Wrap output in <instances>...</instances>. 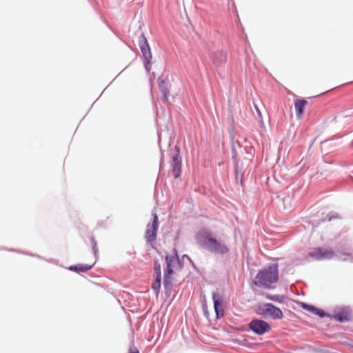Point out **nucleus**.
Here are the masks:
<instances>
[{
  "mask_svg": "<svg viewBox=\"0 0 353 353\" xmlns=\"http://www.w3.org/2000/svg\"><path fill=\"white\" fill-rule=\"evenodd\" d=\"M332 319L340 323L351 321V308L348 306L336 307L334 310Z\"/></svg>",
  "mask_w": 353,
  "mask_h": 353,
  "instance_id": "9",
  "label": "nucleus"
},
{
  "mask_svg": "<svg viewBox=\"0 0 353 353\" xmlns=\"http://www.w3.org/2000/svg\"><path fill=\"white\" fill-rule=\"evenodd\" d=\"M307 103V101L305 99H298L294 102L295 110L298 118H301L303 115Z\"/></svg>",
  "mask_w": 353,
  "mask_h": 353,
  "instance_id": "17",
  "label": "nucleus"
},
{
  "mask_svg": "<svg viewBox=\"0 0 353 353\" xmlns=\"http://www.w3.org/2000/svg\"><path fill=\"white\" fill-rule=\"evenodd\" d=\"M183 258H185H185H186V259L190 261V263H191L192 264V265H193V266H194V268H195V265H194V264L193 263V262H192V259H190V257L189 256H188V255H186V254H184V255L183 256Z\"/></svg>",
  "mask_w": 353,
  "mask_h": 353,
  "instance_id": "25",
  "label": "nucleus"
},
{
  "mask_svg": "<svg viewBox=\"0 0 353 353\" xmlns=\"http://www.w3.org/2000/svg\"><path fill=\"white\" fill-rule=\"evenodd\" d=\"M159 89L162 94L163 102L167 103L170 95L169 82L165 79L159 80Z\"/></svg>",
  "mask_w": 353,
  "mask_h": 353,
  "instance_id": "13",
  "label": "nucleus"
},
{
  "mask_svg": "<svg viewBox=\"0 0 353 353\" xmlns=\"http://www.w3.org/2000/svg\"><path fill=\"white\" fill-rule=\"evenodd\" d=\"M256 313L263 317H271L272 319H281L283 317L282 311L272 303H262L258 305Z\"/></svg>",
  "mask_w": 353,
  "mask_h": 353,
  "instance_id": "3",
  "label": "nucleus"
},
{
  "mask_svg": "<svg viewBox=\"0 0 353 353\" xmlns=\"http://www.w3.org/2000/svg\"><path fill=\"white\" fill-rule=\"evenodd\" d=\"M94 263H95V262L91 265L78 264V265H70L68 268V270L70 271H72V272H78V273L85 272L91 270L93 268Z\"/></svg>",
  "mask_w": 353,
  "mask_h": 353,
  "instance_id": "16",
  "label": "nucleus"
},
{
  "mask_svg": "<svg viewBox=\"0 0 353 353\" xmlns=\"http://www.w3.org/2000/svg\"><path fill=\"white\" fill-rule=\"evenodd\" d=\"M174 252H175V254L174 255H170V254H167L165 257V264H166V268L165 270H168V261H169V263L170 264V268L172 270L174 269V268H175L176 265H179V268H181L183 265L178 256V254H177V252H176V250H174Z\"/></svg>",
  "mask_w": 353,
  "mask_h": 353,
  "instance_id": "14",
  "label": "nucleus"
},
{
  "mask_svg": "<svg viewBox=\"0 0 353 353\" xmlns=\"http://www.w3.org/2000/svg\"><path fill=\"white\" fill-rule=\"evenodd\" d=\"M337 218H339V215L337 214H327V220L329 221H332L334 219H336Z\"/></svg>",
  "mask_w": 353,
  "mask_h": 353,
  "instance_id": "22",
  "label": "nucleus"
},
{
  "mask_svg": "<svg viewBox=\"0 0 353 353\" xmlns=\"http://www.w3.org/2000/svg\"><path fill=\"white\" fill-rule=\"evenodd\" d=\"M154 272L155 277H161V266L157 260H155L154 262Z\"/></svg>",
  "mask_w": 353,
  "mask_h": 353,
  "instance_id": "21",
  "label": "nucleus"
},
{
  "mask_svg": "<svg viewBox=\"0 0 353 353\" xmlns=\"http://www.w3.org/2000/svg\"><path fill=\"white\" fill-rule=\"evenodd\" d=\"M212 300L216 317L219 318L223 315V311L222 309L223 298L218 292H214L212 293Z\"/></svg>",
  "mask_w": 353,
  "mask_h": 353,
  "instance_id": "11",
  "label": "nucleus"
},
{
  "mask_svg": "<svg viewBox=\"0 0 353 353\" xmlns=\"http://www.w3.org/2000/svg\"><path fill=\"white\" fill-rule=\"evenodd\" d=\"M128 353H139V351L137 347H131L130 348Z\"/></svg>",
  "mask_w": 353,
  "mask_h": 353,
  "instance_id": "23",
  "label": "nucleus"
},
{
  "mask_svg": "<svg viewBox=\"0 0 353 353\" xmlns=\"http://www.w3.org/2000/svg\"><path fill=\"white\" fill-rule=\"evenodd\" d=\"M235 157H236V154H233L232 159H234L235 179H236V183H240L241 184H242L243 173L241 170H239L238 168V163L236 162V161L235 159V158H236Z\"/></svg>",
  "mask_w": 353,
  "mask_h": 353,
  "instance_id": "18",
  "label": "nucleus"
},
{
  "mask_svg": "<svg viewBox=\"0 0 353 353\" xmlns=\"http://www.w3.org/2000/svg\"><path fill=\"white\" fill-rule=\"evenodd\" d=\"M211 59L215 66H219L226 62V53L223 50L216 51L212 54Z\"/></svg>",
  "mask_w": 353,
  "mask_h": 353,
  "instance_id": "12",
  "label": "nucleus"
},
{
  "mask_svg": "<svg viewBox=\"0 0 353 353\" xmlns=\"http://www.w3.org/2000/svg\"><path fill=\"white\" fill-rule=\"evenodd\" d=\"M174 273V270H172L170 268V264L169 261H168V270H165L163 275V288L165 295L167 297H169L172 292L173 289V278L172 277V274Z\"/></svg>",
  "mask_w": 353,
  "mask_h": 353,
  "instance_id": "10",
  "label": "nucleus"
},
{
  "mask_svg": "<svg viewBox=\"0 0 353 353\" xmlns=\"http://www.w3.org/2000/svg\"><path fill=\"white\" fill-rule=\"evenodd\" d=\"M249 329L256 334L263 335L267 332H268L271 326L266 321L259 319H254L248 323Z\"/></svg>",
  "mask_w": 353,
  "mask_h": 353,
  "instance_id": "6",
  "label": "nucleus"
},
{
  "mask_svg": "<svg viewBox=\"0 0 353 353\" xmlns=\"http://www.w3.org/2000/svg\"><path fill=\"white\" fill-rule=\"evenodd\" d=\"M334 256V252L332 249L317 248L313 251L308 252L305 259L309 261L308 257H310L316 261H321L325 259H331Z\"/></svg>",
  "mask_w": 353,
  "mask_h": 353,
  "instance_id": "7",
  "label": "nucleus"
},
{
  "mask_svg": "<svg viewBox=\"0 0 353 353\" xmlns=\"http://www.w3.org/2000/svg\"><path fill=\"white\" fill-rule=\"evenodd\" d=\"M343 254L344 255L350 256L351 254V252H350L349 249H347L343 252Z\"/></svg>",
  "mask_w": 353,
  "mask_h": 353,
  "instance_id": "26",
  "label": "nucleus"
},
{
  "mask_svg": "<svg viewBox=\"0 0 353 353\" xmlns=\"http://www.w3.org/2000/svg\"><path fill=\"white\" fill-rule=\"evenodd\" d=\"M92 241L94 243V245H93V250H94V256H97V250H96V243L94 241V239L92 238Z\"/></svg>",
  "mask_w": 353,
  "mask_h": 353,
  "instance_id": "24",
  "label": "nucleus"
},
{
  "mask_svg": "<svg viewBox=\"0 0 353 353\" xmlns=\"http://www.w3.org/2000/svg\"><path fill=\"white\" fill-rule=\"evenodd\" d=\"M195 239L200 247L211 253L224 255L230 252L229 247L224 242L219 241L209 230H199L195 235Z\"/></svg>",
  "mask_w": 353,
  "mask_h": 353,
  "instance_id": "1",
  "label": "nucleus"
},
{
  "mask_svg": "<svg viewBox=\"0 0 353 353\" xmlns=\"http://www.w3.org/2000/svg\"><path fill=\"white\" fill-rule=\"evenodd\" d=\"M264 296L267 299L277 303H283L285 299V296L284 295L280 294H270L269 293H266Z\"/></svg>",
  "mask_w": 353,
  "mask_h": 353,
  "instance_id": "19",
  "label": "nucleus"
},
{
  "mask_svg": "<svg viewBox=\"0 0 353 353\" xmlns=\"http://www.w3.org/2000/svg\"><path fill=\"white\" fill-rule=\"evenodd\" d=\"M302 307L305 310L310 312L319 316L321 318H323V317L329 316V314H327L325 311H323V310L319 309L314 305H308L307 303H303Z\"/></svg>",
  "mask_w": 353,
  "mask_h": 353,
  "instance_id": "15",
  "label": "nucleus"
},
{
  "mask_svg": "<svg viewBox=\"0 0 353 353\" xmlns=\"http://www.w3.org/2000/svg\"><path fill=\"white\" fill-rule=\"evenodd\" d=\"M161 284V277H155L154 282L152 283L151 288L155 292L156 295L159 293Z\"/></svg>",
  "mask_w": 353,
  "mask_h": 353,
  "instance_id": "20",
  "label": "nucleus"
},
{
  "mask_svg": "<svg viewBox=\"0 0 353 353\" xmlns=\"http://www.w3.org/2000/svg\"><path fill=\"white\" fill-rule=\"evenodd\" d=\"M171 166L174 178H179L181 173V157L180 149L177 146H175L174 153L172 155Z\"/></svg>",
  "mask_w": 353,
  "mask_h": 353,
  "instance_id": "8",
  "label": "nucleus"
},
{
  "mask_svg": "<svg viewBox=\"0 0 353 353\" xmlns=\"http://www.w3.org/2000/svg\"><path fill=\"white\" fill-rule=\"evenodd\" d=\"M152 215L153 216L152 223H149L147 225V229L145 232V239L146 243L152 248H154L159 228V219L158 216L155 212H152Z\"/></svg>",
  "mask_w": 353,
  "mask_h": 353,
  "instance_id": "5",
  "label": "nucleus"
},
{
  "mask_svg": "<svg viewBox=\"0 0 353 353\" xmlns=\"http://www.w3.org/2000/svg\"><path fill=\"white\" fill-rule=\"evenodd\" d=\"M163 162V152H161V162H160V167L162 166Z\"/></svg>",
  "mask_w": 353,
  "mask_h": 353,
  "instance_id": "27",
  "label": "nucleus"
},
{
  "mask_svg": "<svg viewBox=\"0 0 353 353\" xmlns=\"http://www.w3.org/2000/svg\"><path fill=\"white\" fill-rule=\"evenodd\" d=\"M139 46L140 48L141 52L142 53V56L144 59V67L145 70L149 72L151 70V63H152V53L150 50V47L149 46L148 41L143 34H141L139 37Z\"/></svg>",
  "mask_w": 353,
  "mask_h": 353,
  "instance_id": "4",
  "label": "nucleus"
},
{
  "mask_svg": "<svg viewBox=\"0 0 353 353\" xmlns=\"http://www.w3.org/2000/svg\"><path fill=\"white\" fill-rule=\"evenodd\" d=\"M279 279L278 265L271 264L261 270L257 273L254 283L255 285L263 288H271V285L275 283Z\"/></svg>",
  "mask_w": 353,
  "mask_h": 353,
  "instance_id": "2",
  "label": "nucleus"
}]
</instances>
